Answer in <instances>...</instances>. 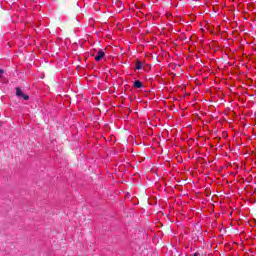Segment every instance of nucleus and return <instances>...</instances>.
<instances>
[{
  "instance_id": "20e7f679",
  "label": "nucleus",
  "mask_w": 256,
  "mask_h": 256,
  "mask_svg": "<svg viewBox=\"0 0 256 256\" xmlns=\"http://www.w3.org/2000/svg\"><path fill=\"white\" fill-rule=\"evenodd\" d=\"M136 69H138V71L143 69V63L141 61L136 62Z\"/></svg>"
},
{
  "instance_id": "f03ea898",
  "label": "nucleus",
  "mask_w": 256,
  "mask_h": 256,
  "mask_svg": "<svg viewBox=\"0 0 256 256\" xmlns=\"http://www.w3.org/2000/svg\"><path fill=\"white\" fill-rule=\"evenodd\" d=\"M105 57V52L102 49L98 50L97 55L94 57L95 61H101Z\"/></svg>"
},
{
  "instance_id": "7ed1b4c3",
  "label": "nucleus",
  "mask_w": 256,
  "mask_h": 256,
  "mask_svg": "<svg viewBox=\"0 0 256 256\" xmlns=\"http://www.w3.org/2000/svg\"><path fill=\"white\" fill-rule=\"evenodd\" d=\"M133 87H134V89H141L143 87V82L136 80L133 83Z\"/></svg>"
},
{
  "instance_id": "39448f33",
  "label": "nucleus",
  "mask_w": 256,
  "mask_h": 256,
  "mask_svg": "<svg viewBox=\"0 0 256 256\" xmlns=\"http://www.w3.org/2000/svg\"><path fill=\"white\" fill-rule=\"evenodd\" d=\"M3 73H5V70L0 69V79H1V77H3Z\"/></svg>"
},
{
  "instance_id": "f257e3e1",
  "label": "nucleus",
  "mask_w": 256,
  "mask_h": 256,
  "mask_svg": "<svg viewBox=\"0 0 256 256\" xmlns=\"http://www.w3.org/2000/svg\"><path fill=\"white\" fill-rule=\"evenodd\" d=\"M16 97H18V99H24V101H29V95L23 93V90L19 87H16Z\"/></svg>"
},
{
  "instance_id": "423d86ee",
  "label": "nucleus",
  "mask_w": 256,
  "mask_h": 256,
  "mask_svg": "<svg viewBox=\"0 0 256 256\" xmlns=\"http://www.w3.org/2000/svg\"><path fill=\"white\" fill-rule=\"evenodd\" d=\"M194 256H199V253L196 252V253L194 254Z\"/></svg>"
}]
</instances>
